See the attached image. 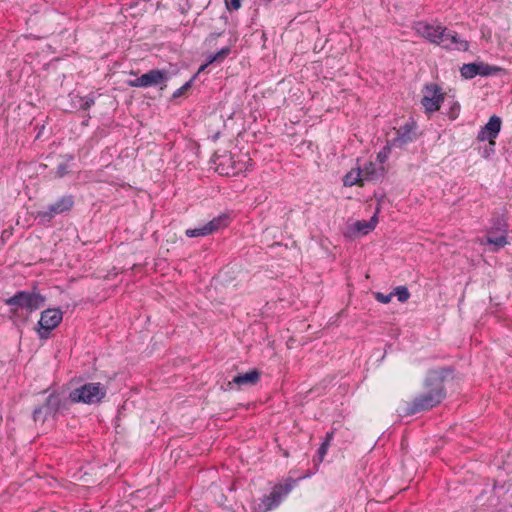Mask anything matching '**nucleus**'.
<instances>
[{
	"label": "nucleus",
	"instance_id": "nucleus-26",
	"mask_svg": "<svg viewBox=\"0 0 512 512\" xmlns=\"http://www.w3.org/2000/svg\"><path fill=\"white\" fill-rule=\"evenodd\" d=\"M501 490H504V485H499L497 483H494L493 488H492L493 495L491 496V499H490V506L497 507L500 504L499 492Z\"/></svg>",
	"mask_w": 512,
	"mask_h": 512
},
{
	"label": "nucleus",
	"instance_id": "nucleus-16",
	"mask_svg": "<svg viewBox=\"0 0 512 512\" xmlns=\"http://www.w3.org/2000/svg\"><path fill=\"white\" fill-rule=\"evenodd\" d=\"M446 50L467 51L469 49V42L462 39L456 32L445 29L442 42L440 44Z\"/></svg>",
	"mask_w": 512,
	"mask_h": 512
},
{
	"label": "nucleus",
	"instance_id": "nucleus-37",
	"mask_svg": "<svg viewBox=\"0 0 512 512\" xmlns=\"http://www.w3.org/2000/svg\"><path fill=\"white\" fill-rule=\"evenodd\" d=\"M64 157L66 158L67 163L74 160V156L71 154H66Z\"/></svg>",
	"mask_w": 512,
	"mask_h": 512
},
{
	"label": "nucleus",
	"instance_id": "nucleus-22",
	"mask_svg": "<svg viewBox=\"0 0 512 512\" xmlns=\"http://www.w3.org/2000/svg\"><path fill=\"white\" fill-rule=\"evenodd\" d=\"M393 296H396L398 301L405 303L410 298V292L406 286H397L392 291Z\"/></svg>",
	"mask_w": 512,
	"mask_h": 512
},
{
	"label": "nucleus",
	"instance_id": "nucleus-31",
	"mask_svg": "<svg viewBox=\"0 0 512 512\" xmlns=\"http://www.w3.org/2000/svg\"><path fill=\"white\" fill-rule=\"evenodd\" d=\"M459 112H460V105L458 103H453V105L451 106V108L448 112V117L451 120H454L458 117Z\"/></svg>",
	"mask_w": 512,
	"mask_h": 512
},
{
	"label": "nucleus",
	"instance_id": "nucleus-13",
	"mask_svg": "<svg viewBox=\"0 0 512 512\" xmlns=\"http://www.w3.org/2000/svg\"><path fill=\"white\" fill-rule=\"evenodd\" d=\"M228 223L229 217L226 214H222L200 227L187 229L185 235L189 238L207 236L226 227Z\"/></svg>",
	"mask_w": 512,
	"mask_h": 512
},
{
	"label": "nucleus",
	"instance_id": "nucleus-34",
	"mask_svg": "<svg viewBox=\"0 0 512 512\" xmlns=\"http://www.w3.org/2000/svg\"><path fill=\"white\" fill-rule=\"evenodd\" d=\"M214 62H218L215 54H209L207 57V63L210 65Z\"/></svg>",
	"mask_w": 512,
	"mask_h": 512
},
{
	"label": "nucleus",
	"instance_id": "nucleus-32",
	"mask_svg": "<svg viewBox=\"0 0 512 512\" xmlns=\"http://www.w3.org/2000/svg\"><path fill=\"white\" fill-rule=\"evenodd\" d=\"M242 0H226L228 10H238L241 7Z\"/></svg>",
	"mask_w": 512,
	"mask_h": 512
},
{
	"label": "nucleus",
	"instance_id": "nucleus-24",
	"mask_svg": "<svg viewBox=\"0 0 512 512\" xmlns=\"http://www.w3.org/2000/svg\"><path fill=\"white\" fill-rule=\"evenodd\" d=\"M395 148L394 146H390V142L387 140L386 145L378 152L377 160L379 163L383 164L389 158L391 150Z\"/></svg>",
	"mask_w": 512,
	"mask_h": 512
},
{
	"label": "nucleus",
	"instance_id": "nucleus-25",
	"mask_svg": "<svg viewBox=\"0 0 512 512\" xmlns=\"http://www.w3.org/2000/svg\"><path fill=\"white\" fill-rule=\"evenodd\" d=\"M197 78V74H194L189 81H187L186 83H184L180 88H178L176 91H174L172 97L173 98H179L181 97L186 91H188L193 82L195 81V79Z\"/></svg>",
	"mask_w": 512,
	"mask_h": 512
},
{
	"label": "nucleus",
	"instance_id": "nucleus-19",
	"mask_svg": "<svg viewBox=\"0 0 512 512\" xmlns=\"http://www.w3.org/2000/svg\"><path fill=\"white\" fill-rule=\"evenodd\" d=\"M362 173L363 172H361L360 168L353 169L350 172H348L343 178L344 186H348V187H351L354 185L363 186L364 181L362 178Z\"/></svg>",
	"mask_w": 512,
	"mask_h": 512
},
{
	"label": "nucleus",
	"instance_id": "nucleus-4",
	"mask_svg": "<svg viewBox=\"0 0 512 512\" xmlns=\"http://www.w3.org/2000/svg\"><path fill=\"white\" fill-rule=\"evenodd\" d=\"M296 484V479L289 478L284 484L275 485L269 494L259 498L252 508L253 512H268L277 508Z\"/></svg>",
	"mask_w": 512,
	"mask_h": 512
},
{
	"label": "nucleus",
	"instance_id": "nucleus-8",
	"mask_svg": "<svg viewBox=\"0 0 512 512\" xmlns=\"http://www.w3.org/2000/svg\"><path fill=\"white\" fill-rule=\"evenodd\" d=\"M74 206V197L72 195H64L55 203L49 205L47 209L39 211L36 219L40 223H49L55 216L70 211Z\"/></svg>",
	"mask_w": 512,
	"mask_h": 512
},
{
	"label": "nucleus",
	"instance_id": "nucleus-11",
	"mask_svg": "<svg viewBox=\"0 0 512 512\" xmlns=\"http://www.w3.org/2000/svg\"><path fill=\"white\" fill-rule=\"evenodd\" d=\"M417 123L410 118L404 125L396 129L395 136L389 139L390 146L398 149L405 148L408 144L414 142L417 138Z\"/></svg>",
	"mask_w": 512,
	"mask_h": 512
},
{
	"label": "nucleus",
	"instance_id": "nucleus-21",
	"mask_svg": "<svg viewBox=\"0 0 512 512\" xmlns=\"http://www.w3.org/2000/svg\"><path fill=\"white\" fill-rule=\"evenodd\" d=\"M489 234H491V232H489ZM486 243L489 245H494L495 246L494 251H497L500 248H503L508 243L507 236L505 234H502L497 237L488 235L486 238Z\"/></svg>",
	"mask_w": 512,
	"mask_h": 512
},
{
	"label": "nucleus",
	"instance_id": "nucleus-9",
	"mask_svg": "<svg viewBox=\"0 0 512 512\" xmlns=\"http://www.w3.org/2000/svg\"><path fill=\"white\" fill-rule=\"evenodd\" d=\"M444 98V93L438 84L428 83L423 88L421 105L423 106L425 112L430 114L440 109Z\"/></svg>",
	"mask_w": 512,
	"mask_h": 512
},
{
	"label": "nucleus",
	"instance_id": "nucleus-7",
	"mask_svg": "<svg viewBox=\"0 0 512 512\" xmlns=\"http://www.w3.org/2000/svg\"><path fill=\"white\" fill-rule=\"evenodd\" d=\"M63 313L60 308H48L41 312L35 331L41 340L50 337L51 332L62 322Z\"/></svg>",
	"mask_w": 512,
	"mask_h": 512
},
{
	"label": "nucleus",
	"instance_id": "nucleus-28",
	"mask_svg": "<svg viewBox=\"0 0 512 512\" xmlns=\"http://www.w3.org/2000/svg\"><path fill=\"white\" fill-rule=\"evenodd\" d=\"M375 296V299L380 302V303H383V304H388L391 302L392 298H393V294L392 292H390L389 294H384L382 292H376L374 294Z\"/></svg>",
	"mask_w": 512,
	"mask_h": 512
},
{
	"label": "nucleus",
	"instance_id": "nucleus-12",
	"mask_svg": "<svg viewBox=\"0 0 512 512\" xmlns=\"http://www.w3.org/2000/svg\"><path fill=\"white\" fill-rule=\"evenodd\" d=\"M502 120L499 116L493 115L489 118L488 122L481 127L477 135L478 141H488L490 144V151L495 153V139L498 137L501 130Z\"/></svg>",
	"mask_w": 512,
	"mask_h": 512
},
{
	"label": "nucleus",
	"instance_id": "nucleus-23",
	"mask_svg": "<svg viewBox=\"0 0 512 512\" xmlns=\"http://www.w3.org/2000/svg\"><path fill=\"white\" fill-rule=\"evenodd\" d=\"M96 96L94 93H90L84 97H80V108L82 110H89L95 104Z\"/></svg>",
	"mask_w": 512,
	"mask_h": 512
},
{
	"label": "nucleus",
	"instance_id": "nucleus-27",
	"mask_svg": "<svg viewBox=\"0 0 512 512\" xmlns=\"http://www.w3.org/2000/svg\"><path fill=\"white\" fill-rule=\"evenodd\" d=\"M330 444H328L327 442H322L320 447L318 448V451H317V462L318 463H321L326 454H327V451H328V448H329Z\"/></svg>",
	"mask_w": 512,
	"mask_h": 512
},
{
	"label": "nucleus",
	"instance_id": "nucleus-18",
	"mask_svg": "<svg viewBox=\"0 0 512 512\" xmlns=\"http://www.w3.org/2000/svg\"><path fill=\"white\" fill-rule=\"evenodd\" d=\"M378 223V217L374 214L369 220H359L356 221L353 225V228L356 232L367 235L371 231H373Z\"/></svg>",
	"mask_w": 512,
	"mask_h": 512
},
{
	"label": "nucleus",
	"instance_id": "nucleus-3",
	"mask_svg": "<svg viewBox=\"0 0 512 512\" xmlns=\"http://www.w3.org/2000/svg\"><path fill=\"white\" fill-rule=\"evenodd\" d=\"M107 395V387L101 382H87L69 392L68 399L73 404H100Z\"/></svg>",
	"mask_w": 512,
	"mask_h": 512
},
{
	"label": "nucleus",
	"instance_id": "nucleus-35",
	"mask_svg": "<svg viewBox=\"0 0 512 512\" xmlns=\"http://www.w3.org/2000/svg\"><path fill=\"white\" fill-rule=\"evenodd\" d=\"M492 154L493 153L490 151V144L488 143V146L485 147V149L483 151V157L488 158Z\"/></svg>",
	"mask_w": 512,
	"mask_h": 512
},
{
	"label": "nucleus",
	"instance_id": "nucleus-2",
	"mask_svg": "<svg viewBox=\"0 0 512 512\" xmlns=\"http://www.w3.org/2000/svg\"><path fill=\"white\" fill-rule=\"evenodd\" d=\"M46 297L36 289L33 291L20 290L13 296L4 300L5 305L10 307L11 317H18L19 310L31 314L45 305Z\"/></svg>",
	"mask_w": 512,
	"mask_h": 512
},
{
	"label": "nucleus",
	"instance_id": "nucleus-15",
	"mask_svg": "<svg viewBox=\"0 0 512 512\" xmlns=\"http://www.w3.org/2000/svg\"><path fill=\"white\" fill-rule=\"evenodd\" d=\"M498 71H500L499 67L491 66L483 62L464 64L460 69L461 76L465 79H472L477 75L491 76L495 75Z\"/></svg>",
	"mask_w": 512,
	"mask_h": 512
},
{
	"label": "nucleus",
	"instance_id": "nucleus-20",
	"mask_svg": "<svg viewBox=\"0 0 512 512\" xmlns=\"http://www.w3.org/2000/svg\"><path fill=\"white\" fill-rule=\"evenodd\" d=\"M383 169H378L376 165L372 162L366 164L363 169H361L363 181H373L377 180L382 176Z\"/></svg>",
	"mask_w": 512,
	"mask_h": 512
},
{
	"label": "nucleus",
	"instance_id": "nucleus-10",
	"mask_svg": "<svg viewBox=\"0 0 512 512\" xmlns=\"http://www.w3.org/2000/svg\"><path fill=\"white\" fill-rule=\"evenodd\" d=\"M169 80V74L166 70L152 69L142 74L140 77L129 80L127 82L130 87H142L148 88L152 86H166V82Z\"/></svg>",
	"mask_w": 512,
	"mask_h": 512
},
{
	"label": "nucleus",
	"instance_id": "nucleus-36",
	"mask_svg": "<svg viewBox=\"0 0 512 512\" xmlns=\"http://www.w3.org/2000/svg\"><path fill=\"white\" fill-rule=\"evenodd\" d=\"M208 66H209V64H208L207 62H206V63H204V64H202V65L199 67V69H198V71H197V73H196V74H197V76H198L201 72L205 71V69H206Z\"/></svg>",
	"mask_w": 512,
	"mask_h": 512
},
{
	"label": "nucleus",
	"instance_id": "nucleus-6",
	"mask_svg": "<svg viewBox=\"0 0 512 512\" xmlns=\"http://www.w3.org/2000/svg\"><path fill=\"white\" fill-rule=\"evenodd\" d=\"M66 406L65 401L58 393H51L45 402L33 410L34 422L44 423L49 417H55Z\"/></svg>",
	"mask_w": 512,
	"mask_h": 512
},
{
	"label": "nucleus",
	"instance_id": "nucleus-14",
	"mask_svg": "<svg viewBox=\"0 0 512 512\" xmlns=\"http://www.w3.org/2000/svg\"><path fill=\"white\" fill-rule=\"evenodd\" d=\"M416 33L430 43L440 45L446 27L442 25H432L425 21H419L415 24Z\"/></svg>",
	"mask_w": 512,
	"mask_h": 512
},
{
	"label": "nucleus",
	"instance_id": "nucleus-30",
	"mask_svg": "<svg viewBox=\"0 0 512 512\" xmlns=\"http://www.w3.org/2000/svg\"><path fill=\"white\" fill-rule=\"evenodd\" d=\"M231 53V47L229 46H226V47H223L221 48L217 53H214L216 58H217V61L218 62H221L223 61L226 57H228V55Z\"/></svg>",
	"mask_w": 512,
	"mask_h": 512
},
{
	"label": "nucleus",
	"instance_id": "nucleus-29",
	"mask_svg": "<svg viewBox=\"0 0 512 512\" xmlns=\"http://www.w3.org/2000/svg\"><path fill=\"white\" fill-rule=\"evenodd\" d=\"M68 173H69V165H68V163H59L57 165L56 176L58 178H63Z\"/></svg>",
	"mask_w": 512,
	"mask_h": 512
},
{
	"label": "nucleus",
	"instance_id": "nucleus-33",
	"mask_svg": "<svg viewBox=\"0 0 512 512\" xmlns=\"http://www.w3.org/2000/svg\"><path fill=\"white\" fill-rule=\"evenodd\" d=\"M335 436V429L333 428L331 431H328L324 437L323 442H327L328 444H331Z\"/></svg>",
	"mask_w": 512,
	"mask_h": 512
},
{
	"label": "nucleus",
	"instance_id": "nucleus-17",
	"mask_svg": "<svg viewBox=\"0 0 512 512\" xmlns=\"http://www.w3.org/2000/svg\"><path fill=\"white\" fill-rule=\"evenodd\" d=\"M260 379V373L253 369L246 373H240L232 378L231 381L228 382V388L233 389L234 385L238 387L242 386H253L258 383Z\"/></svg>",
	"mask_w": 512,
	"mask_h": 512
},
{
	"label": "nucleus",
	"instance_id": "nucleus-1",
	"mask_svg": "<svg viewBox=\"0 0 512 512\" xmlns=\"http://www.w3.org/2000/svg\"><path fill=\"white\" fill-rule=\"evenodd\" d=\"M453 372L452 367L429 370L423 384L426 391L407 404L405 414L414 415L439 405L446 397L445 382Z\"/></svg>",
	"mask_w": 512,
	"mask_h": 512
},
{
	"label": "nucleus",
	"instance_id": "nucleus-5",
	"mask_svg": "<svg viewBox=\"0 0 512 512\" xmlns=\"http://www.w3.org/2000/svg\"><path fill=\"white\" fill-rule=\"evenodd\" d=\"M250 160L246 155H234L230 152H225L222 155L216 156L214 163L216 164V171L220 175L237 176L247 171Z\"/></svg>",
	"mask_w": 512,
	"mask_h": 512
}]
</instances>
